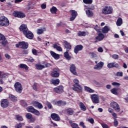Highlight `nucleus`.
Returning a JSON list of instances; mask_svg holds the SVG:
<instances>
[{"instance_id":"obj_61","label":"nucleus","mask_w":128,"mask_h":128,"mask_svg":"<svg viewBox=\"0 0 128 128\" xmlns=\"http://www.w3.org/2000/svg\"><path fill=\"white\" fill-rule=\"evenodd\" d=\"M41 8L42 10H44L45 8H46V4H41Z\"/></svg>"},{"instance_id":"obj_47","label":"nucleus","mask_w":128,"mask_h":128,"mask_svg":"<svg viewBox=\"0 0 128 128\" xmlns=\"http://www.w3.org/2000/svg\"><path fill=\"white\" fill-rule=\"evenodd\" d=\"M34 8V6L32 3H29L28 4L27 6H26V9L27 10H32Z\"/></svg>"},{"instance_id":"obj_36","label":"nucleus","mask_w":128,"mask_h":128,"mask_svg":"<svg viewBox=\"0 0 128 128\" xmlns=\"http://www.w3.org/2000/svg\"><path fill=\"white\" fill-rule=\"evenodd\" d=\"M84 90H86V92H88L92 93L94 92V91L92 89L90 88L87 86H84Z\"/></svg>"},{"instance_id":"obj_45","label":"nucleus","mask_w":128,"mask_h":128,"mask_svg":"<svg viewBox=\"0 0 128 128\" xmlns=\"http://www.w3.org/2000/svg\"><path fill=\"white\" fill-rule=\"evenodd\" d=\"M83 2L86 4H92V0H83Z\"/></svg>"},{"instance_id":"obj_38","label":"nucleus","mask_w":128,"mask_h":128,"mask_svg":"<svg viewBox=\"0 0 128 128\" xmlns=\"http://www.w3.org/2000/svg\"><path fill=\"white\" fill-rule=\"evenodd\" d=\"M32 52L34 56H38V54H42V51L38 52L36 49H32Z\"/></svg>"},{"instance_id":"obj_23","label":"nucleus","mask_w":128,"mask_h":128,"mask_svg":"<svg viewBox=\"0 0 128 128\" xmlns=\"http://www.w3.org/2000/svg\"><path fill=\"white\" fill-rule=\"evenodd\" d=\"M26 116L28 120H30V122H34L36 120V119L32 117V116L30 113L26 114Z\"/></svg>"},{"instance_id":"obj_10","label":"nucleus","mask_w":128,"mask_h":128,"mask_svg":"<svg viewBox=\"0 0 128 128\" xmlns=\"http://www.w3.org/2000/svg\"><path fill=\"white\" fill-rule=\"evenodd\" d=\"M10 102L6 99H2L1 100V106L3 108H6L8 106Z\"/></svg>"},{"instance_id":"obj_41","label":"nucleus","mask_w":128,"mask_h":128,"mask_svg":"<svg viewBox=\"0 0 128 128\" xmlns=\"http://www.w3.org/2000/svg\"><path fill=\"white\" fill-rule=\"evenodd\" d=\"M122 24V19L120 18L117 20L116 25L118 26H120Z\"/></svg>"},{"instance_id":"obj_20","label":"nucleus","mask_w":128,"mask_h":128,"mask_svg":"<svg viewBox=\"0 0 128 128\" xmlns=\"http://www.w3.org/2000/svg\"><path fill=\"white\" fill-rule=\"evenodd\" d=\"M51 118L52 120H56V122H60V116L56 114H51Z\"/></svg>"},{"instance_id":"obj_5","label":"nucleus","mask_w":128,"mask_h":128,"mask_svg":"<svg viewBox=\"0 0 128 128\" xmlns=\"http://www.w3.org/2000/svg\"><path fill=\"white\" fill-rule=\"evenodd\" d=\"M60 70V68H56L53 69L52 72L51 73V76L52 78H58Z\"/></svg>"},{"instance_id":"obj_55","label":"nucleus","mask_w":128,"mask_h":128,"mask_svg":"<svg viewBox=\"0 0 128 128\" xmlns=\"http://www.w3.org/2000/svg\"><path fill=\"white\" fill-rule=\"evenodd\" d=\"M112 58L114 60H118V55L116 54H114L112 56Z\"/></svg>"},{"instance_id":"obj_39","label":"nucleus","mask_w":128,"mask_h":128,"mask_svg":"<svg viewBox=\"0 0 128 128\" xmlns=\"http://www.w3.org/2000/svg\"><path fill=\"white\" fill-rule=\"evenodd\" d=\"M118 88H114L110 90V92H111L112 94H113L118 96Z\"/></svg>"},{"instance_id":"obj_29","label":"nucleus","mask_w":128,"mask_h":128,"mask_svg":"<svg viewBox=\"0 0 128 128\" xmlns=\"http://www.w3.org/2000/svg\"><path fill=\"white\" fill-rule=\"evenodd\" d=\"M69 123L70 124V125L72 128H80V126H78V124H76V123L72 122V120H70Z\"/></svg>"},{"instance_id":"obj_7","label":"nucleus","mask_w":128,"mask_h":128,"mask_svg":"<svg viewBox=\"0 0 128 128\" xmlns=\"http://www.w3.org/2000/svg\"><path fill=\"white\" fill-rule=\"evenodd\" d=\"M24 34L27 38H28V40L34 39V34H32V32L29 30L24 32Z\"/></svg>"},{"instance_id":"obj_43","label":"nucleus","mask_w":128,"mask_h":128,"mask_svg":"<svg viewBox=\"0 0 128 128\" xmlns=\"http://www.w3.org/2000/svg\"><path fill=\"white\" fill-rule=\"evenodd\" d=\"M50 12L56 14V12H58V9L56 8L53 6L52 8H50Z\"/></svg>"},{"instance_id":"obj_63","label":"nucleus","mask_w":128,"mask_h":128,"mask_svg":"<svg viewBox=\"0 0 128 128\" xmlns=\"http://www.w3.org/2000/svg\"><path fill=\"white\" fill-rule=\"evenodd\" d=\"M4 56H5V58H6L7 60H10V56L8 54H6Z\"/></svg>"},{"instance_id":"obj_27","label":"nucleus","mask_w":128,"mask_h":128,"mask_svg":"<svg viewBox=\"0 0 128 128\" xmlns=\"http://www.w3.org/2000/svg\"><path fill=\"white\" fill-rule=\"evenodd\" d=\"M9 98L10 100H12V102H18V98L12 94L9 95Z\"/></svg>"},{"instance_id":"obj_52","label":"nucleus","mask_w":128,"mask_h":128,"mask_svg":"<svg viewBox=\"0 0 128 128\" xmlns=\"http://www.w3.org/2000/svg\"><path fill=\"white\" fill-rule=\"evenodd\" d=\"M112 84L114 86H120V83H118L116 82H112Z\"/></svg>"},{"instance_id":"obj_44","label":"nucleus","mask_w":128,"mask_h":128,"mask_svg":"<svg viewBox=\"0 0 128 128\" xmlns=\"http://www.w3.org/2000/svg\"><path fill=\"white\" fill-rule=\"evenodd\" d=\"M52 82L54 85L58 84H60V80L59 79L53 80H52Z\"/></svg>"},{"instance_id":"obj_49","label":"nucleus","mask_w":128,"mask_h":128,"mask_svg":"<svg viewBox=\"0 0 128 128\" xmlns=\"http://www.w3.org/2000/svg\"><path fill=\"white\" fill-rule=\"evenodd\" d=\"M33 114H35V116H40V112L39 110H34Z\"/></svg>"},{"instance_id":"obj_8","label":"nucleus","mask_w":128,"mask_h":128,"mask_svg":"<svg viewBox=\"0 0 128 128\" xmlns=\"http://www.w3.org/2000/svg\"><path fill=\"white\" fill-rule=\"evenodd\" d=\"M13 16L16 18H26V14L20 12H14L13 13Z\"/></svg>"},{"instance_id":"obj_31","label":"nucleus","mask_w":128,"mask_h":128,"mask_svg":"<svg viewBox=\"0 0 128 128\" xmlns=\"http://www.w3.org/2000/svg\"><path fill=\"white\" fill-rule=\"evenodd\" d=\"M46 28H38L37 30V34H44V32H46Z\"/></svg>"},{"instance_id":"obj_21","label":"nucleus","mask_w":128,"mask_h":128,"mask_svg":"<svg viewBox=\"0 0 128 128\" xmlns=\"http://www.w3.org/2000/svg\"><path fill=\"white\" fill-rule=\"evenodd\" d=\"M20 32H22L23 34H24V32L28 30V26L26 24H22L20 26Z\"/></svg>"},{"instance_id":"obj_28","label":"nucleus","mask_w":128,"mask_h":128,"mask_svg":"<svg viewBox=\"0 0 128 128\" xmlns=\"http://www.w3.org/2000/svg\"><path fill=\"white\" fill-rule=\"evenodd\" d=\"M79 106L81 110H83V112H86V106H84V103L80 102L79 103Z\"/></svg>"},{"instance_id":"obj_12","label":"nucleus","mask_w":128,"mask_h":128,"mask_svg":"<svg viewBox=\"0 0 128 128\" xmlns=\"http://www.w3.org/2000/svg\"><path fill=\"white\" fill-rule=\"evenodd\" d=\"M104 63L102 62H100L97 64L94 67V70H100L101 69L104 67Z\"/></svg>"},{"instance_id":"obj_2","label":"nucleus","mask_w":128,"mask_h":128,"mask_svg":"<svg viewBox=\"0 0 128 128\" xmlns=\"http://www.w3.org/2000/svg\"><path fill=\"white\" fill-rule=\"evenodd\" d=\"M10 26V20L4 16L0 17V26Z\"/></svg>"},{"instance_id":"obj_62","label":"nucleus","mask_w":128,"mask_h":128,"mask_svg":"<svg viewBox=\"0 0 128 128\" xmlns=\"http://www.w3.org/2000/svg\"><path fill=\"white\" fill-rule=\"evenodd\" d=\"M22 124H18L16 126V128H22Z\"/></svg>"},{"instance_id":"obj_40","label":"nucleus","mask_w":128,"mask_h":128,"mask_svg":"<svg viewBox=\"0 0 128 128\" xmlns=\"http://www.w3.org/2000/svg\"><path fill=\"white\" fill-rule=\"evenodd\" d=\"M86 14L88 16V18H90L94 16V12H92L90 10H87L86 12Z\"/></svg>"},{"instance_id":"obj_33","label":"nucleus","mask_w":128,"mask_h":128,"mask_svg":"<svg viewBox=\"0 0 128 128\" xmlns=\"http://www.w3.org/2000/svg\"><path fill=\"white\" fill-rule=\"evenodd\" d=\"M66 112H67L68 114H70V116H72L74 114V110L72 108H67L66 110Z\"/></svg>"},{"instance_id":"obj_26","label":"nucleus","mask_w":128,"mask_h":128,"mask_svg":"<svg viewBox=\"0 0 128 128\" xmlns=\"http://www.w3.org/2000/svg\"><path fill=\"white\" fill-rule=\"evenodd\" d=\"M64 46L67 50H72V46L70 44L66 41H64Z\"/></svg>"},{"instance_id":"obj_58","label":"nucleus","mask_w":128,"mask_h":128,"mask_svg":"<svg viewBox=\"0 0 128 128\" xmlns=\"http://www.w3.org/2000/svg\"><path fill=\"white\" fill-rule=\"evenodd\" d=\"M2 40V46H6L8 42V41L6 40V38L4 40Z\"/></svg>"},{"instance_id":"obj_48","label":"nucleus","mask_w":128,"mask_h":128,"mask_svg":"<svg viewBox=\"0 0 128 128\" xmlns=\"http://www.w3.org/2000/svg\"><path fill=\"white\" fill-rule=\"evenodd\" d=\"M46 104L47 106H48V108H52V106L50 102L47 101L46 102Z\"/></svg>"},{"instance_id":"obj_37","label":"nucleus","mask_w":128,"mask_h":128,"mask_svg":"<svg viewBox=\"0 0 128 128\" xmlns=\"http://www.w3.org/2000/svg\"><path fill=\"white\" fill-rule=\"evenodd\" d=\"M19 68H24V70H28V66L26 64H20Z\"/></svg>"},{"instance_id":"obj_6","label":"nucleus","mask_w":128,"mask_h":128,"mask_svg":"<svg viewBox=\"0 0 128 128\" xmlns=\"http://www.w3.org/2000/svg\"><path fill=\"white\" fill-rule=\"evenodd\" d=\"M14 86L15 90H16L17 92H19L20 94L22 92V84L20 83V82H16L14 84Z\"/></svg>"},{"instance_id":"obj_53","label":"nucleus","mask_w":128,"mask_h":128,"mask_svg":"<svg viewBox=\"0 0 128 128\" xmlns=\"http://www.w3.org/2000/svg\"><path fill=\"white\" fill-rule=\"evenodd\" d=\"M94 30L97 32H100V28H98V26L96 25V26L94 28Z\"/></svg>"},{"instance_id":"obj_15","label":"nucleus","mask_w":128,"mask_h":128,"mask_svg":"<svg viewBox=\"0 0 128 128\" xmlns=\"http://www.w3.org/2000/svg\"><path fill=\"white\" fill-rule=\"evenodd\" d=\"M54 91L56 94H62L64 92V86H60L56 88H54Z\"/></svg>"},{"instance_id":"obj_4","label":"nucleus","mask_w":128,"mask_h":128,"mask_svg":"<svg viewBox=\"0 0 128 128\" xmlns=\"http://www.w3.org/2000/svg\"><path fill=\"white\" fill-rule=\"evenodd\" d=\"M104 14H110L112 12V8L110 6H106L102 10Z\"/></svg>"},{"instance_id":"obj_32","label":"nucleus","mask_w":128,"mask_h":128,"mask_svg":"<svg viewBox=\"0 0 128 128\" xmlns=\"http://www.w3.org/2000/svg\"><path fill=\"white\" fill-rule=\"evenodd\" d=\"M56 104L57 106H66V102L65 101H62V100L58 101L57 102H56Z\"/></svg>"},{"instance_id":"obj_3","label":"nucleus","mask_w":128,"mask_h":128,"mask_svg":"<svg viewBox=\"0 0 128 128\" xmlns=\"http://www.w3.org/2000/svg\"><path fill=\"white\" fill-rule=\"evenodd\" d=\"M16 48H23L24 50H26L28 48V43L24 42H18V44H16Z\"/></svg>"},{"instance_id":"obj_59","label":"nucleus","mask_w":128,"mask_h":128,"mask_svg":"<svg viewBox=\"0 0 128 128\" xmlns=\"http://www.w3.org/2000/svg\"><path fill=\"white\" fill-rule=\"evenodd\" d=\"M80 126H82L83 128H86V126H84V122H80Z\"/></svg>"},{"instance_id":"obj_30","label":"nucleus","mask_w":128,"mask_h":128,"mask_svg":"<svg viewBox=\"0 0 128 128\" xmlns=\"http://www.w3.org/2000/svg\"><path fill=\"white\" fill-rule=\"evenodd\" d=\"M64 57L68 60H70L72 58V57H70L68 54V50H66V51L64 52Z\"/></svg>"},{"instance_id":"obj_17","label":"nucleus","mask_w":128,"mask_h":128,"mask_svg":"<svg viewBox=\"0 0 128 128\" xmlns=\"http://www.w3.org/2000/svg\"><path fill=\"white\" fill-rule=\"evenodd\" d=\"M70 12L71 17L70 18V20L72 22V20H74L76 18V16H78V12L74 10H70Z\"/></svg>"},{"instance_id":"obj_19","label":"nucleus","mask_w":128,"mask_h":128,"mask_svg":"<svg viewBox=\"0 0 128 128\" xmlns=\"http://www.w3.org/2000/svg\"><path fill=\"white\" fill-rule=\"evenodd\" d=\"M107 66L108 68H118V64L116 63V62H111L108 64Z\"/></svg>"},{"instance_id":"obj_64","label":"nucleus","mask_w":128,"mask_h":128,"mask_svg":"<svg viewBox=\"0 0 128 128\" xmlns=\"http://www.w3.org/2000/svg\"><path fill=\"white\" fill-rule=\"evenodd\" d=\"M102 126L103 128H108V126L105 124H102Z\"/></svg>"},{"instance_id":"obj_24","label":"nucleus","mask_w":128,"mask_h":128,"mask_svg":"<svg viewBox=\"0 0 128 128\" xmlns=\"http://www.w3.org/2000/svg\"><path fill=\"white\" fill-rule=\"evenodd\" d=\"M50 54L54 60H60V54H56V53L54 52V51H50Z\"/></svg>"},{"instance_id":"obj_57","label":"nucleus","mask_w":128,"mask_h":128,"mask_svg":"<svg viewBox=\"0 0 128 128\" xmlns=\"http://www.w3.org/2000/svg\"><path fill=\"white\" fill-rule=\"evenodd\" d=\"M88 121L89 122L90 124H94V118H88Z\"/></svg>"},{"instance_id":"obj_22","label":"nucleus","mask_w":128,"mask_h":128,"mask_svg":"<svg viewBox=\"0 0 128 128\" xmlns=\"http://www.w3.org/2000/svg\"><path fill=\"white\" fill-rule=\"evenodd\" d=\"M33 106H35V108H39V110H42V108H44L42 104L38 102H34Z\"/></svg>"},{"instance_id":"obj_14","label":"nucleus","mask_w":128,"mask_h":128,"mask_svg":"<svg viewBox=\"0 0 128 128\" xmlns=\"http://www.w3.org/2000/svg\"><path fill=\"white\" fill-rule=\"evenodd\" d=\"M104 38V35L102 33H100L98 34V36H96L94 38L95 42H100Z\"/></svg>"},{"instance_id":"obj_46","label":"nucleus","mask_w":128,"mask_h":128,"mask_svg":"<svg viewBox=\"0 0 128 128\" xmlns=\"http://www.w3.org/2000/svg\"><path fill=\"white\" fill-rule=\"evenodd\" d=\"M16 118L17 120H18V122H22V120H24V118H22V117L20 115H16Z\"/></svg>"},{"instance_id":"obj_54","label":"nucleus","mask_w":128,"mask_h":128,"mask_svg":"<svg viewBox=\"0 0 128 128\" xmlns=\"http://www.w3.org/2000/svg\"><path fill=\"white\" fill-rule=\"evenodd\" d=\"M6 76H8V74H6V73H2V74H1V78H6Z\"/></svg>"},{"instance_id":"obj_11","label":"nucleus","mask_w":128,"mask_h":128,"mask_svg":"<svg viewBox=\"0 0 128 128\" xmlns=\"http://www.w3.org/2000/svg\"><path fill=\"white\" fill-rule=\"evenodd\" d=\"M52 64L49 63H46L44 65L42 64H36V68L37 70H42V68H48V66H50Z\"/></svg>"},{"instance_id":"obj_16","label":"nucleus","mask_w":128,"mask_h":128,"mask_svg":"<svg viewBox=\"0 0 128 128\" xmlns=\"http://www.w3.org/2000/svg\"><path fill=\"white\" fill-rule=\"evenodd\" d=\"M70 72L74 74V76H78V73H76V66L74 64H72L70 66Z\"/></svg>"},{"instance_id":"obj_13","label":"nucleus","mask_w":128,"mask_h":128,"mask_svg":"<svg viewBox=\"0 0 128 128\" xmlns=\"http://www.w3.org/2000/svg\"><path fill=\"white\" fill-rule=\"evenodd\" d=\"M91 98L92 102L94 104H98L100 102V100L98 99V96L96 94H92L91 96Z\"/></svg>"},{"instance_id":"obj_35","label":"nucleus","mask_w":128,"mask_h":128,"mask_svg":"<svg viewBox=\"0 0 128 128\" xmlns=\"http://www.w3.org/2000/svg\"><path fill=\"white\" fill-rule=\"evenodd\" d=\"M53 48H54L56 50H58V52H62V47H60V46H58L56 44H53Z\"/></svg>"},{"instance_id":"obj_56","label":"nucleus","mask_w":128,"mask_h":128,"mask_svg":"<svg viewBox=\"0 0 128 128\" xmlns=\"http://www.w3.org/2000/svg\"><path fill=\"white\" fill-rule=\"evenodd\" d=\"M116 76H122L123 73L122 72H117L116 73Z\"/></svg>"},{"instance_id":"obj_1","label":"nucleus","mask_w":128,"mask_h":128,"mask_svg":"<svg viewBox=\"0 0 128 128\" xmlns=\"http://www.w3.org/2000/svg\"><path fill=\"white\" fill-rule=\"evenodd\" d=\"M74 82L75 84L73 85L72 90L78 94L82 92V87L80 84V81L77 78L74 80Z\"/></svg>"},{"instance_id":"obj_42","label":"nucleus","mask_w":128,"mask_h":128,"mask_svg":"<svg viewBox=\"0 0 128 128\" xmlns=\"http://www.w3.org/2000/svg\"><path fill=\"white\" fill-rule=\"evenodd\" d=\"M35 110L36 109L32 106H30L27 108L28 112H32V114H33Z\"/></svg>"},{"instance_id":"obj_9","label":"nucleus","mask_w":128,"mask_h":128,"mask_svg":"<svg viewBox=\"0 0 128 128\" xmlns=\"http://www.w3.org/2000/svg\"><path fill=\"white\" fill-rule=\"evenodd\" d=\"M112 108H113L114 109L118 112H120V105H118L116 102H112L110 104Z\"/></svg>"},{"instance_id":"obj_25","label":"nucleus","mask_w":128,"mask_h":128,"mask_svg":"<svg viewBox=\"0 0 128 128\" xmlns=\"http://www.w3.org/2000/svg\"><path fill=\"white\" fill-rule=\"evenodd\" d=\"M101 30L102 34H108L110 32V28L108 26H105Z\"/></svg>"},{"instance_id":"obj_50","label":"nucleus","mask_w":128,"mask_h":128,"mask_svg":"<svg viewBox=\"0 0 128 128\" xmlns=\"http://www.w3.org/2000/svg\"><path fill=\"white\" fill-rule=\"evenodd\" d=\"M114 126H118V120H116V118H114Z\"/></svg>"},{"instance_id":"obj_34","label":"nucleus","mask_w":128,"mask_h":128,"mask_svg":"<svg viewBox=\"0 0 128 128\" xmlns=\"http://www.w3.org/2000/svg\"><path fill=\"white\" fill-rule=\"evenodd\" d=\"M88 32H78V36H88Z\"/></svg>"},{"instance_id":"obj_51","label":"nucleus","mask_w":128,"mask_h":128,"mask_svg":"<svg viewBox=\"0 0 128 128\" xmlns=\"http://www.w3.org/2000/svg\"><path fill=\"white\" fill-rule=\"evenodd\" d=\"M90 54L92 56V58H96L98 56L94 52H90Z\"/></svg>"},{"instance_id":"obj_18","label":"nucleus","mask_w":128,"mask_h":128,"mask_svg":"<svg viewBox=\"0 0 128 128\" xmlns=\"http://www.w3.org/2000/svg\"><path fill=\"white\" fill-rule=\"evenodd\" d=\"M82 48H84V46H82V45L76 46L74 48V54H78L79 52L82 50Z\"/></svg>"},{"instance_id":"obj_60","label":"nucleus","mask_w":128,"mask_h":128,"mask_svg":"<svg viewBox=\"0 0 128 128\" xmlns=\"http://www.w3.org/2000/svg\"><path fill=\"white\" fill-rule=\"evenodd\" d=\"M38 86V84H36V83H34L33 84L32 88H33L34 90H36V86Z\"/></svg>"}]
</instances>
